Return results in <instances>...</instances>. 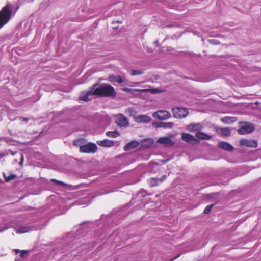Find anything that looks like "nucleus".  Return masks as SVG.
Instances as JSON below:
<instances>
[{
	"label": "nucleus",
	"instance_id": "obj_1",
	"mask_svg": "<svg viewBox=\"0 0 261 261\" xmlns=\"http://www.w3.org/2000/svg\"><path fill=\"white\" fill-rule=\"evenodd\" d=\"M98 83L93 85L87 91L81 92L80 99L84 101L91 100L89 97L97 95L101 97H115L116 92L114 88L107 83H103L99 85Z\"/></svg>",
	"mask_w": 261,
	"mask_h": 261
},
{
	"label": "nucleus",
	"instance_id": "obj_2",
	"mask_svg": "<svg viewBox=\"0 0 261 261\" xmlns=\"http://www.w3.org/2000/svg\"><path fill=\"white\" fill-rule=\"evenodd\" d=\"M13 5L8 3L0 11V29L7 23L11 18Z\"/></svg>",
	"mask_w": 261,
	"mask_h": 261
},
{
	"label": "nucleus",
	"instance_id": "obj_3",
	"mask_svg": "<svg viewBox=\"0 0 261 261\" xmlns=\"http://www.w3.org/2000/svg\"><path fill=\"white\" fill-rule=\"evenodd\" d=\"M173 116L176 118H182L186 117L188 114V111L186 108H173Z\"/></svg>",
	"mask_w": 261,
	"mask_h": 261
},
{
	"label": "nucleus",
	"instance_id": "obj_4",
	"mask_svg": "<svg viewBox=\"0 0 261 261\" xmlns=\"http://www.w3.org/2000/svg\"><path fill=\"white\" fill-rule=\"evenodd\" d=\"M152 116L155 119L163 120L169 118L171 115L167 111L160 110L153 113Z\"/></svg>",
	"mask_w": 261,
	"mask_h": 261
},
{
	"label": "nucleus",
	"instance_id": "obj_5",
	"mask_svg": "<svg viewBox=\"0 0 261 261\" xmlns=\"http://www.w3.org/2000/svg\"><path fill=\"white\" fill-rule=\"evenodd\" d=\"M97 146L95 144L89 143L87 144L81 146L80 152L84 153H94L97 150Z\"/></svg>",
	"mask_w": 261,
	"mask_h": 261
},
{
	"label": "nucleus",
	"instance_id": "obj_6",
	"mask_svg": "<svg viewBox=\"0 0 261 261\" xmlns=\"http://www.w3.org/2000/svg\"><path fill=\"white\" fill-rule=\"evenodd\" d=\"M255 129V128L251 124L246 123L245 125L242 126L238 130V132L240 135H244L249 134L253 132Z\"/></svg>",
	"mask_w": 261,
	"mask_h": 261
},
{
	"label": "nucleus",
	"instance_id": "obj_7",
	"mask_svg": "<svg viewBox=\"0 0 261 261\" xmlns=\"http://www.w3.org/2000/svg\"><path fill=\"white\" fill-rule=\"evenodd\" d=\"M166 178V175H163L161 178H150L148 179V182L150 187L158 186L160 183H162Z\"/></svg>",
	"mask_w": 261,
	"mask_h": 261
},
{
	"label": "nucleus",
	"instance_id": "obj_8",
	"mask_svg": "<svg viewBox=\"0 0 261 261\" xmlns=\"http://www.w3.org/2000/svg\"><path fill=\"white\" fill-rule=\"evenodd\" d=\"M108 81L111 82H117L119 84L125 83L127 84V80L125 77L115 75H110L108 79Z\"/></svg>",
	"mask_w": 261,
	"mask_h": 261
},
{
	"label": "nucleus",
	"instance_id": "obj_9",
	"mask_svg": "<svg viewBox=\"0 0 261 261\" xmlns=\"http://www.w3.org/2000/svg\"><path fill=\"white\" fill-rule=\"evenodd\" d=\"M116 122L119 126L122 127L126 126L128 124L127 118L121 114L117 115Z\"/></svg>",
	"mask_w": 261,
	"mask_h": 261
},
{
	"label": "nucleus",
	"instance_id": "obj_10",
	"mask_svg": "<svg viewBox=\"0 0 261 261\" xmlns=\"http://www.w3.org/2000/svg\"><path fill=\"white\" fill-rule=\"evenodd\" d=\"M240 144L249 147H256L257 146V142L256 140L242 139L240 140Z\"/></svg>",
	"mask_w": 261,
	"mask_h": 261
},
{
	"label": "nucleus",
	"instance_id": "obj_11",
	"mask_svg": "<svg viewBox=\"0 0 261 261\" xmlns=\"http://www.w3.org/2000/svg\"><path fill=\"white\" fill-rule=\"evenodd\" d=\"M181 135L182 139L188 143L194 144L195 142L197 141V140L194 136L190 134L182 133Z\"/></svg>",
	"mask_w": 261,
	"mask_h": 261
},
{
	"label": "nucleus",
	"instance_id": "obj_12",
	"mask_svg": "<svg viewBox=\"0 0 261 261\" xmlns=\"http://www.w3.org/2000/svg\"><path fill=\"white\" fill-rule=\"evenodd\" d=\"M216 133L222 137H228L231 135V130L228 127H218Z\"/></svg>",
	"mask_w": 261,
	"mask_h": 261
},
{
	"label": "nucleus",
	"instance_id": "obj_13",
	"mask_svg": "<svg viewBox=\"0 0 261 261\" xmlns=\"http://www.w3.org/2000/svg\"><path fill=\"white\" fill-rule=\"evenodd\" d=\"M203 128L202 125L200 123H191L187 126V129L190 132H199Z\"/></svg>",
	"mask_w": 261,
	"mask_h": 261
},
{
	"label": "nucleus",
	"instance_id": "obj_14",
	"mask_svg": "<svg viewBox=\"0 0 261 261\" xmlns=\"http://www.w3.org/2000/svg\"><path fill=\"white\" fill-rule=\"evenodd\" d=\"M97 143L99 146L106 147H110L114 145V142L108 139L97 141Z\"/></svg>",
	"mask_w": 261,
	"mask_h": 261
},
{
	"label": "nucleus",
	"instance_id": "obj_15",
	"mask_svg": "<svg viewBox=\"0 0 261 261\" xmlns=\"http://www.w3.org/2000/svg\"><path fill=\"white\" fill-rule=\"evenodd\" d=\"M218 146L220 148L228 151H231L234 149L233 146H232L230 144L224 141L220 142L218 143Z\"/></svg>",
	"mask_w": 261,
	"mask_h": 261
},
{
	"label": "nucleus",
	"instance_id": "obj_16",
	"mask_svg": "<svg viewBox=\"0 0 261 261\" xmlns=\"http://www.w3.org/2000/svg\"><path fill=\"white\" fill-rule=\"evenodd\" d=\"M135 91L141 92H149L152 94L160 93L165 91V90H162L159 88H152V89H135Z\"/></svg>",
	"mask_w": 261,
	"mask_h": 261
},
{
	"label": "nucleus",
	"instance_id": "obj_17",
	"mask_svg": "<svg viewBox=\"0 0 261 261\" xmlns=\"http://www.w3.org/2000/svg\"><path fill=\"white\" fill-rule=\"evenodd\" d=\"M151 120V118L147 115H139L135 118V121L138 123H148Z\"/></svg>",
	"mask_w": 261,
	"mask_h": 261
},
{
	"label": "nucleus",
	"instance_id": "obj_18",
	"mask_svg": "<svg viewBox=\"0 0 261 261\" xmlns=\"http://www.w3.org/2000/svg\"><path fill=\"white\" fill-rule=\"evenodd\" d=\"M158 142L160 143L161 144H166V145H174V142L173 141V140L168 137H160L158 140Z\"/></svg>",
	"mask_w": 261,
	"mask_h": 261
},
{
	"label": "nucleus",
	"instance_id": "obj_19",
	"mask_svg": "<svg viewBox=\"0 0 261 261\" xmlns=\"http://www.w3.org/2000/svg\"><path fill=\"white\" fill-rule=\"evenodd\" d=\"M139 145V143L135 140L132 141L129 143H127L126 145L124 147V150L125 151H128L131 149L136 148Z\"/></svg>",
	"mask_w": 261,
	"mask_h": 261
},
{
	"label": "nucleus",
	"instance_id": "obj_20",
	"mask_svg": "<svg viewBox=\"0 0 261 261\" xmlns=\"http://www.w3.org/2000/svg\"><path fill=\"white\" fill-rule=\"evenodd\" d=\"M196 137L201 140H210L212 138L211 135L200 131L197 132Z\"/></svg>",
	"mask_w": 261,
	"mask_h": 261
},
{
	"label": "nucleus",
	"instance_id": "obj_21",
	"mask_svg": "<svg viewBox=\"0 0 261 261\" xmlns=\"http://www.w3.org/2000/svg\"><path fill=\"white\" fill-rule=\"evenodd\" d=\"M33 227H29V226H21L17 229H16V232L17 233H24L29 232L31 230H34Z\"/></svg>",
	"mask_w": 261,
	"mask_h": 261
},
{
	"label": "nucleus",
	"instance_id": "obj_22",
	"mask_svg": "<svg viewBox=\"0 0 261 261\" xmlns=\"http://www.w3.org/2000/svg\"><path fill=\"white\" fill-rule=\"evenodd\" d=\"M154 141L151 138L145 139L142 141V145L145 147H148L153 144Z\"/></svg>",
	"mask_w": 261,
	"mask_h": 261
},
{
	"label": "nucleus",
	"instance_id": "obj_23",
	"mask_svg": "<svg viewBox=\"0 0 261 261\" xmlns=\"http://www.w3.org/2000/svg\"><path fill=\"white\" fill-rule=\"evenodd\" d=\"M221 120L224 123H231L236 121L234 117L226 116L221 119Z\"/></svg>",
	"mask_w": 261,
	"mask_h": 261
},
{
	"label": "nucleus",
	"instance_id": "obj_24",
	"mask_svg": "<svg viewBox=\"0 0 261 261\" xmlns=\"http://www.w3.org/2000/svg\"><path fill=\"white\" fill-rule=\"evenodd\" d=\"M106 135L109 137L116 138L119 136L120 135V134L118 130H114L108 131L106 133Z\"/></svg>",
	"mask_w": 261,
	"mask_h": 261
},
{
	"label": "nucleus",
	"instance_id": "obj_25",
	"mask_svg": "<svg viewBox=\"0 0 261 261\" xmlns=\"http://www.w3.org/2000/svg\"><path fill=\"white\" fill-rule=\"evenodd\" d=\"M3 175L6 182H9L13 179H15L17 177V175L14 174H10V175L7 176L5 173H3Z\"/></svg>",
	"mask_w": 261,
	"mask_h": 261
},
{
	"label": "nucleus",
	"instance_id": "obj_26",
	"mask_svg": "<svg viewBox=\"0 0 261 261\" xmlns=\"http://www.w3.org/2000/svg\"><path fill=\"white\" fill-rule=\"evenodd\" d=\"M161 126L165 128H171L174 126L172 122H161Z\"/></svg>",
	"mask_w": 261,
	"mask_h": 261
},
{
	"label": "nucleus",
	"instance_id": "obj_27",
	"mask_svg": "<svg viewBox=\"0 0 261 261\" xmlns=\"http://www.w3.org/2000/svg\"><path fill=\"white\" fill-rule=\"evenodd\" d=\"M144 73V70H134L132 69L130 70V75L132 76H136V75H141Z\"/></svg>",
	"mask_w": 261,
	"mask_h": 261
},
{
	"label": "nucleus",
	"instance_id": "obj_28",
	"mask_svg": "<svg viewBox=\"0 0 261 261\" xmlns=\"http://www.w3.org/2000/svg\"><path fill=\"white\" fill-rule=\"evenodd\" d=\"M84 143V140L83 139H76L73 141V144L75 146H80V147H81V146H83L82 144Z\"/></svg>",
	"mask_w": 261,
	"mask_h": 261
},
{
	"label": "nucleus",
	"instance_id": "obj_29",
	"mask_svg": "<svg viewBox=\"0 0 261 261\" xmlns=\"http://www.w3.org/2000/svg\"><path fill=\"white\" fill-rule=\"evenodd\" d=\"M214 205V204H211V205H207L204 209L203 213L205 214H208L212 210Z\"/></svg>",
	"mask_w": 261,
	"mask_h": 261
},
{
	"label": "nucleus",
	"instance_id": "obj_30",
	"mask_svg": "<svg viewBox=\"0 0 261 261\" xmlns=\"http://www.w3.org/2000/svg\"><path fill=\"white\" fill-rule=\"evenodd\" d=\"M50 181L51 182L56 183V184L59 185L65 186V184L64 182H63V181H60V180H58L55 179H51Z\"/></svg>",
	"mask_w": 261,
	"mask_h": 261
},
{
	"label": "nucleus",
	"instance_id": "obj_31",
	"mask_svg": "<svg viewBox=\"0 0 261 261\" xmlns=\"http://www.w3.org/2000/svg\"><path fill=\"white\" fill-rule=\"evenodd\" d=\"M50 181L51 182L56 183V184L59 185L65 186V184L64 182H63V181H60V180H58L55 179H51Z\"/></svg>",
	"mask_w": 261,
	"mask_h": 261
},
{
	"label": "nucleus",
	"instance_id": "obj_32",
	"mask_svg": "<svg viewBox=\"0 0 261 261\" xmlns=\"http://www.w3.org/2000/svg\"><path fill=\"white\" fill-rule=\"evenodd\" d=\"M29 254L28 250H22L20 252V256L22 258L26 257Z\"/></svg>",
	"mask_w": 261,
	"mask_h": 261
},
{
	"label": "nucleus",
	"instance_id": "obj_33",
	"mask_svg": "<svg viewBox=\"0 0 261 261\" xmlns=\"http://www.w3.org/2000/svg\"><path fill=\"white\" fill-rule=\"evenodd\" d=\"M208 42L212 44H219L220 42L215 39H212L208 40Z\"/></svg>",
	"mask_w": 261,
	"mask_h": 261
},
{
	"label": "nucleus",
	"instance_id": "obj_34",
	"mask_svg": "<svg viewBox=\"0 0 261 261\" xmlns=\"http://www.w3.org/2000/svg\"><path fill=\"white\" fill-rule=\"evenodd\" d=\"M122 90L127 93H132L133 90L129 88L125 87Z\"/></svg>",
	"mask_w": 261,
	"mask_h": 261
},
{
	"label": "nucleus",
	"instance_id": "obj_35",
	"mask_svg": "<svg viewBox=\"0 0 261 261\" xmlns=\"http://www.w3.org/2000/svg\"><path fill=\"white\" fill-rule=\"evenodd\" d=\"M152 125L154 126L155 127L157 128H161L162 126H161V122H157V123H153Z\"/></svg>",
	"mask_w": 261,
	"mask_h": 261
},
{
	"label": "nucleus",
	"instance_id": "obj_36",
	"mask_svg": "<svg viewBox=\"0 0 261 261\" xmlns=\"http://www.w3.org/2000/svg\"><path fill=\"white\" fill-rule=\"evenodd\" d=\"M20 120L22 121H24V122H27L28 120H29V118H23V117H21L20 118Z\"/></svg>",
	"mask_w": 261,
	"mask_h": 261
},
{
	"label": "nucleus",
	"instance_id": "obj_37",
	"mask_svg": "<svg viewBox=\"0 0 261 261\" xmlns=\"http://www.w3.org/2000/svg\"><path fill=\"white\" fill-rule=\"evenodd\" d=\"M23 156L22 155V156H21V161H20V164L21 165V164H22V163H23Z\"/></svg>",
	"mask_w": 261,
	"mask_h": 261
},
{
	"label": "nucleus",
	"instance_id": "obj_38",
	"mask_svg": "<svg viewBox=\"0 0 261 261\" xmlns=\"http://www.w3.org/2000/svg\"><path fill=\"white\" fill-rule=\"evenodd\" d=\"M15 251H16V252L17 253H18L19 252V249H16Z\"/></svg>",
	"mask_w": 261,
	"mask_h": 261
},
{
	"label": "nucleus",
	"instance_id": "obj_39",
	"mask_svg": "<svg viewBox=\"0 0 261 261\" xmlns=\"http://www.w3.org/2000/svg\"><path fill=\"white\" fill-rule=\"evenodd\" d=\"M168 161V160H165V161H164V163H167V162Z\"/></svg>",
	"mask_w": 261,
	"mask_h": 261
}]
</instances>
